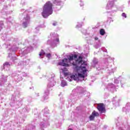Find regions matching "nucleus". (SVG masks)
Segmentation results:
<instances>
[{
	"instance_id": "nucleus-46",
	"label": "nucleus",
	"mask_w": 130,
	"mask_h": 130,
	"mask_svg": "<svg viewBox=\"0 0 130 130\" xmlns=\"http://www.w3.org/2000/svg\"><path fill=\"white\" fill-rule=\"evenodd\" d=\"M38 96H39V94H38Z\"/></svg>"
},
{
	"instance_id": "nucleus-30",
	"label": "nucleus",
	"mask_w": 130,
	"mask_h": 130,
	"mask_svg": "<svg viewBox=\"0 0 130 130\" xmlns=\"http://www.w3.org/2000/svg\"><path fill=\"white\" fill-rule=\"evenodd\" d=\"M102 50H103V51H104V52H107V50H106V49H105V48L103 47L102 48Z\"/></svg>"
},
{
	"instance_id": "nucleus-21",
	"label": "nucleus",
	"mask_w": 130,
	"mask_h": 130,
	"mask_svg": "<svg viewBox=\"0 0 130 130\" xmlns=\"http://www.w3.org/2000/svg\"><path fill=\"white\" fill-rule=\"evenodd\" d=\"M100 33L101 35L103 36L105 34V30L103 29H101L100 31Z\"/></svg>"
},
{
	"instance_id": "nucleus-45",
	"label": "nucleus",
	"mask_w": 130,
	"mask_h": 130,
	"mask_svg": "<svg viewBox=\"0 0 130 130\" xmlns=\"http://www.w3.org/2000/svg\"><path fill=\"white\" fill-rule=\"evenodd\" d=\"M23 14H24V15H25V14H26V12H24V13H23Z\"/></svg>"
},
{
	"instance_id": "nucleus-38",
	"label": "nucleus",
	"mask_w": 130,
	"mask_h": 130,
	"mask_svg": "<svg viewBox=\"0 0 130 130\" xmlns=\"http://www.w3.org/2000/svg\"><path fill=\"white\" fill-rule=\"evenodd\" d=\"M17 49H18V48H15V49L14 50V51H16L17 50Z\"/></svg>"
},
{
	"instance_id": "nucleus-31",
	"label": "nucleus",
	"mask_w": 130,
	"mask_h": 130,
	"mask_svg": "<svg viewBox=\"0 0 130 130\" xmlns=\"http://www.w3.org/2000/svg\"><path fill=\"white\" fill-rule=\"evenodd\" d=\"M114 83L115 84H118V83H119V81L118 80V79H115V81H114Z\"/></svg>"
},
{
	"instance_id": "nucleus-23",
	"label": "nucleus",
	"mask_w": 130,
	"mask_h": 130,
	"mask_svg": "<svg viewBox=\"0 0 130 130\" xmlns=\"http://www.w3.org/2000/svg\"><path fill=\"white\" fill-rule=\"evenodd\" d=\"M108 23H111V22H113V20H112V18H111V17H109L108 18V21H107Z\"/></svg>"
},
{
	"instance_id": "nucleus-9",
	"label": "nucleus",
	"mask_w": 130,
	"mask_h": 130,
	"mask_svg": "<svg viewBox=\"0 0 130 130\" xmlns=\"http://www.w3.org/2000/svg\"><path fill=\"white\" fill-rule=\"evenodd\" d=\"M11 66H12V63H11V62H5L3 64V67L5 71H9Z\"/></svg>"
},
{
	"instance_id": "nucleus-15",
	"label": "nucleus",
	"mask_w": 130,
	"mask_h": 130,
	"mask_svg": "<svg viewBox=\"0 0 130 130\" xmlns=\"http://www.w3.org/2000/svg\"><path fill=\"white\" fill-rule=\"evenodd\" d=\"M12 13H13V11L2 12V15H3L2 17H3V18H5V19H7L6 16H8V15H10V14H12Z\"/></svg>"
},
{
	"instance_id": "nucleus-28",
	"label": "nucleus",
	"mask_w": 130,
	"mask_h": 130,
	"mask_svg": "<svg viewBox=\"0 0 130 130\" xmlns=\"http://www.w3.org/2000/svg\"><path fill=\"white\" fill-rule=\"evenodd\" d=\"M80 7H83V6H84V3H83V1H82V0H80Z\"/></svg>"
},
{
	"instance_id": "nucleus-33",
	"label": "nucleus",
	"mask_w": 130,
	"mask_h": 130,
	"mask_svg": "<svg viewBox=\"0 0 130 130\" xmlns=\"http://www.w3.org/2000/svg\"><path fill=\"white\" fill-rule=\"evenodd\" d=\"M52 25L53 26H56L57 25V22H54V23H53Z\"/></svg>"
},
{
	"instance_id": "nucleus-7",
	"label": "nucleus",
	"mask_w": 130,
	"mask_h": 130,
	"mask_svg": "<svg viewBox=\"0 0 130 130\" xmlns=\"http://www.w3.org/2000/svg\"><path fill=\"white\" fill-rule=\"evenodd\" d=\"M55 84L56 82L55 81H54V78H53V77H51V79L49 80L47 87L48 88H51V87H53Z\"/></svg>"
},
{
	"instance_id": "nucleus-3",
	"label": "nucleus",
	"mask_w": 130,
	"mask_h": 130,
	"mask_svg": "<svg viewBox=\"0 0 130 130\" xmlns=\"http://www.w3.org/2000/svg\"><path fill=\"white\" fill-rule=\"evenodd\" d=\"M50 37L51 40H49L47 42V44L51 46H56V44L59 43V39H58V35L52 32L50 34Z\"/></svg>"
},
{
	"instance_id": "nucleus-34",
	"label": "nucleus",
	"mask_w": 130,
	"mask_h": 130,
	"mask_svg": "<svg viewBox=\"0 0 130 130\" xmlns=\"http://www.w3.org/2000/svg\"><path fill=\"white\" fill-rule=\"evenodd\" d=\"M76 27L77 28H80V27H82V24H78L76 25Z\"/></svg>"
},
{
	"instance_id": "nucleus-35",
	"label": "nucleus",
	"mask_w": 130,
	"mask_h": 130,
	"mask_svg": "<svg viewBox=\"0 0 130 130\" xmlns=\"http://www.w3.org/2000/svg\"><path fill=\"white\" fill-rule=\"evenodd\" d=\"M13 1H15V0H8L7 3L8 4H11V3L13 2Z\"/></svg>"
},
{
	"instance_id": "nucleus-41",
	"label": "nucleus",
	"mask_w": 130,
	"mask_h": 130,
	"mask_svg": "<svg viewBox=\"0 0 130 130\" xmlns=\"http://www.w3.org/2000/svg\"><path fill=\"white\" fill-rule=\"evenodd\" d=\"M110 58H111V57H109L108 59H107V60H109V59H110Z\"/></svg>"
},
{
	"instance_id": "nucleus-8",
	"label": "nucleus",
	"mask_w": 130,
	"mask_h": 130,
	"mask_svg": "<svg viewBox=\"0 0 130 130\" xmlns=\"http://www.w3.org/2000/svg\"><path fill=\"white\" fill-rule=\"evenodd\" d=\"M45 55H46V57H48V58H49L51 56V54H50V53L46 54L45 52H44L43 50H41L39 54V56H40L41 58H43Z\"/></svg>"
},
{
	"instance_id": "nucleus-44",
	"label": "nucleus",
	"mask_w": 130,
	"mask_h": 130,
	"mask_svg": "<svg viewBox=\"0 0 130 130\" xmlns=\"http://www.w3.org/2000/svg\"><path fill=\"white\" fill-rule=\"evenodd\" d=\"M95 48H98V47H97V46H95Z\"/></svg>"
},
{
	"instance_id": "nucleus-24",
	"label": "nucleus",
	"mask_w": 130,
	"mask_h": 130,
	"mask_svg": "<svg viewBox=\"0 0 130 130\" xmlns=\"http://www.w3.org/2000/svg\"><path fill=\"white\" fill-rule=\"evenodd\" d=\"M82 89V87H78L76 89H74L73 90V92H74V91H77V90H80Z\"/></svg>"
},
{
	"instance_id": "nucleus-40",
	"label": "nucleus",
	"mask_w": 130,
	"mask_h": 130,
	"mask_svg": "<svg viewBox=\"0 0 130 130\" xmlns=\"http://www.w3.org/2000/svg\"><path fill=\"white\" fill-rule=\"evenodd\" d=\"M14 98V95L12 96V100H13V99Z\"/></svg>"
},
{
	"instance_id": "nucleus-6",
	"label": "nucleus",
	"mask_w": 130,
	"mask_h": 130,
	"mask_svg": "<svg viewBox=\"0 0 130 130\" xmlns=\"http://www.w3.org/2000/svg\"><path fill=\"white\" fill-rule=\"evenodd\" d=\"M97 109L100 113H104V112L106 111L105 106H104V104H99Z\"/></svg>"
},
{
	"instance_id": "nucleus-27",
	"label": "nucleus",
	"mask_w": 130,
	"mask_h": 130,
	"mask_svg": "<svg viewBox=\"0 0 130 130\" xmlns=\"http://www.w3.org/2000/svg\"><path fill=\"white\" fill-rule=\"evenodd\" d=\"M40 28V27H37L36 28V30H35V32H36V33L38 32V31H39V29Z\"/></svg>"
},
{
	"instance_id": "nucleus-36",
	"label": "nucleus",
	"mask_w": 130,
	"mask_h": 130,
	"mask_svg": "<svg viewBox=\"0 0 130 130\" xmlns=\"http://www.w3.org/2000/svg\"><path fill=\"white\" fill-rule=\"evenodd\" d=\"M94 39H95V40H96V41H97V40H98V38H97V37H95V38H94Z\"/></svg>"
},
{
	"instance_id": "nucleus-16",
	"label": "nucleus",
	"mask_w": 130,
	"mask_h": 130,
	"mask_svg": "<svg viewBox=\"0 0 130 130\" xmlns=\"http://www.w3.org/2000/svg\"><path fill=\"white\" fill-rule=\"evenodd\" d=\"M62 73L64 74V76H68V69L66 68H63V69H61Z\"/></svg>"
},
{
	"instance_id": "nucleus-26",
	"label": "nucleus",
	"mask_w": 130,
	"mask_h": 130,
	"mask_svg": "<svg viewBox=\"0 0 130 130\" xmlns=\"http://www.w3.org/2000/svg\"><path fill=\"white\" fill-rule=\"evenodd\" d=\"M21 76H23V77H28V74H27V73H23L22 74H21Z\"/></svg>"
},
{
	"instance_id": "nucleus-2",
	"label": "nucleus",
	"mask_w": 130,
	"mask_h": 130,
	"mask_svg": "<svg viewBox=\"0 0 130 130\" xmlns=\"http://www.w3.org/2000/svg\"><path fill=\"white\" fill-rule=\"evenodd\" d=\"M53 12L52 10V3H51L50 2H47L44 6L43 12H42V16L43 18L46 19L48 18L49 16L52 15Z\"/></svg>"
},
{
	"instance_id": "nucleus-14",
	"label": "nucleus",
	"mask_w": 130,
	"mask_h": 130,
	"mask_svg": "<svg viewBox=\"0 0 130 130\" xmlns=\"http://www.w3.org/2000/svg\"><path fill=\"white\" fill-rule=\"evenodd\" d=\"M60 80L61 81V87H64L65 86H67V82L63 80V78L60 77Z\"/></svg>"
},
{
	"instance_id": "nucleus-25",
	"label": "nucleus",
	"mask_w": 130,
	"mask_h": 130,
	"mask_svg": "<svg viewBox=\"0 0 130 130\" xmlns=\"http://www.w3.org/2000/svg\"><path fill=\"white\" fill-rule=\"evenodd\" d=\"M32 49H33V48H32L31 46H30L29 47L27 48V50L28 51V52H30Z\"/></svg>"
},
{
	"instance_id": "nucleus-18",
	"label": "nucleus",
	"mask_w": 130,
	"mask_h": 130,
	"mask_svg": "<svg viewBox=\"0 0 130 130\" xmlns=\"http://www.w3.org/2000/svg\"><path fill=\"white\" fill-rule=\"evenodd\" d=\"M54 4H56L57 6H60L62 4V2L60 0H55Z\"/></svg>"
},
{
	"instance_id": "nucleus-5",
	"label": "nucleus",
	"mask_w": 130,
	"mask_h": 130,
	"mask_svg": "<svg viewBox=\"0 0 130 130\" xmlns=\"http://www.w3.org/2000/svg\"><path fill=\"white\" fill-rule=\"evenodd\" d=\"M29 23H30V16L26 14L22 20V25L24 28H26L29 25Z\"/></svg>"
},
{
	"instance_id": "nucleus-39",
	"label": "nucleus",
	"mask_w": 130,
	"mask_h": 130,
	"mask_svg": "<svg viewBox=\"0 0 130 130\" xmlns=\"http://www.w3.org/2000/svg\"><path fill=\"white\" fill-rule=\"evenodd\" d=\"M112 60H114V58H111Z\"/></svg>"
},
{
	"instance_id": "nucleus-10",
	"label": "nucleus",
	"mask_w": 130,
	"mask_h": 130,
	"mask_svg": "<svg viewBox=\"0 0 130 130\" xmlns=\"http://www.w3.org/2000/svg\"><path fill=\"white\" fill-rule=\"evenodd\" d=\"M48 125H49V123H46V122H42L40 124V128L42 130H44V128H46Z\"/></svg>"
},
{
	"instance_id": "nucleus-20",
	"label": "nucleus",
	"mask_w": 130,
	"mask_h": 130,
	"mask_svg": "<svg viewBox=\"0 0 130 130\" xmlns=\"http://www.w3.org/2000/svg\"><path fill=\"white\" fill-rule=\"evenodd\" d=\"M17 80L18 81V82H20V81H22V80H23V78H22L21 74L18 75L17 76Z\"/></svg>"
},
{
	"instance_id": "nucleus-1",
	"label": "nucleus",
	"mask_w": 130,
	"mask_h": 130,
	"mask_svg": "<svg viewBox=\"0 0 130 130\" xmlns=\"http://www.w3.org/2000/svg\"><path fill=\"white\" fill-rule=\"evenodd\" d=\"M58 64L62 67L73 66L74 71L77 72V74L67 78L69 82H72V80L79 81L80 78L84 79L85 77H87V69H86L87 67V63L83 62V58L81 56L78 58L77 55H70L67 58L62 59L61 62H58Z\"/></svg>"
},
{
	"instance_id": "nucleus-17",
	"label": "nucleus",
	"mask_w": 130,
	"mask_h": 130,
	"mask_svg": "<svg viewBox=\"0 0 130 130\" xmlns=\"http://www.w3.org/2000/svg\"><path fill=\"white\" fill-rule=\"evenodd\" d=\"M15 65L16 66H26V63H24V62L22 61H19L18 63V62H15Z\"/></svg>"
},
{
	"instance_id": "nucleus-43",
	"label": "nucleus",
	"mask_w": 130,
	"mask_h": 130,
	"mask_svg": "<svg viewBox=\"0 0 130 130\" xmlns=\"http://www.w3.org/2000/svg\"><path fill=\"white\" fill-rule=\"evenodd\" d=\"M68 130H73V129H72V128H69V129H68Z\"/></svg>"
},
{
	"instance_id": "nucleus-4",
	"label": "nucleus",
	"mask_w": 130,
	"mask_h": 130,
	"mask_svg": "<svg viewBox=\"0 0 130 130\" xmlns=\"http://www.w3.org/2000/svg\"><path fill=\"white\" fill-rule=\"evenodd\" d=\"M106 9L110 10V13H115L118 10L117 6L114 5V0L108 1Z\"/></svg>"
},
{
	"instance_id": "nucleus-22",
	"label": "nucleus",
	"mask_w": 130,
	"mask_h": 130,
	"mask_svg": "<svg viewBox=\"0 0 130 130\" xmlns=\"http://www.w3.org/2000/svg\"><path fill=\"white\" fill-rule=\"evenodd\" d=\"M3 27H4V22L0 21V31L3 29Z\"/></svg>"
},
{
	"instance_id": "nucleus-12",
	"label": "nucleus",
	"mask_w": 130,
	"mask_h": 130,
	"mask_svg": "<svg viewBox=\"0 0 130 130\" xmlns=\"http://www.w3.org/2000/svg\"><path fill=\"white\" fill-rule=\"evenodd\" d=\"M49 95V90L48 89H47L45 90L44 96H43V100H47L48 99V95Z\"/></svg>"
},
{
	"instance_id": "nucleus-13",
	"label": "nucleus",
	"mask_w": 130,
	"mask_h": 130,
	"mask_svg": "<svg viewBox=\"0 0 130 130\" xmlns=\"http://www.w3.org/2000/svg\"><path fill=\"white\" fill-rule=\"evenodd\" d=\"M107 89L110 90V91H114L115 90V86L113 84L110 83L108 85Z\"/></svg>"
},
{
	"instance_id": "nucleus-42",
	"label": "nucleus",
	"mask_w": 130,
	"mask_h": 130,
	"mask_svg": "<svg viewBox=\"0 0 130 130\" xmlns=\"http://www.w3.org/2000/svg\"><path fill=\"white\" fill-rule=\"evenodd\" d=\"M97 70H98V71H99L100 70V68H98Z\"/></svg>"
},
{
	"instance_id": "nucleus-29",
	"label": "nucleus",
	"mask_w": 130,
	"mask_h": 130,
	"mask_svg": "<svg viewBox=\"0 0 130 130\" xmlns=\"http://www.w3.org/2000/svg\"><path fill=\"white\" fill-rule=\"evenodd\" d=\"M122 17H123V18H126V14L124 13H123L122 14Z\"/></svg>"
},
{
	"instance_id": "nucleus-19",
	"label": "nucleus",
	"mask_w": 130,
	"mask_h": 130,
	"mask_svg": "<svg viewBox=\"0 0 130 130\" xmlns=\"http://www.w3.org/2000/svg\"><path fill=\"white\" fill-rule=\"evenodd\" d=\"M93 63L94 65V67H96V64L98 63V59L96 58L93 59Z\"/></svg>"
},
{
	"instance_id": "nucleus-32",
	"label": "nucleus",
	"mask_w": 130,
	"mask_h": 130,
	"mask_svg": "<svg viewBox=\"0 0 130 130\" xmlns=\"http://www.w3.org/2000/svg\"><path fill=\"white\" fill-rule=\"evenodd\" d=\"M108 71H109V73H110V74H112V73H113V70H108Z\"/></svg>"
},
{
	"instance_id": "nucleus-37",
	"label": "nucleus",
	"mask_w": 130,
	"mask_h": 130,
	"mask_svg": "<svg viewBox=\"0 0 130 130\" xmlns=\"http://www.w3.org/2000/svg\"><path fill=\"white\" fill-rule=\"evenodd\" d=\"M128 5L130 6V0L128 2Z\"/></svg>"
},
{
	"instance_id": "nucleus-11",
	"label": "nucleus",
	"mask_w": 130,
	"mask_h": 130,
	"mask_svg": "<svg viewBox=\"0 0 130 130\" xmlns=\"http://www.w3.org/2000/svg\"><path fill=\"white\" fill-rule=\"evenodd\" d=\"M95 116H99V113L98 112H96V111H93L91 115L89 116L90 120H94Z\"/></svg>"
}]
</instances>
